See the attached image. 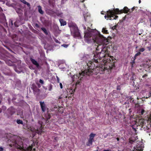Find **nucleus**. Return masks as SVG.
<instances>
[{
    "label": "nucleus",
    "mask_w": 151,
    "mask_h": 151,
    "mask_svg": "<svg viewBox=\"0 0 151 151\" xmlns=\"http://www.w3.org/2000/svg\"><path fill=\"white\" fill-rule=\"evenodd\" d=\"M135 63L134 61L133 62V63Z\"/></svg>",
    "instance_id": "obj_54"
},
{
    "label": "nucleus",
    "mask_w": 151,
    "mask_h": 151,
    "mask_svg": "<svg viewBox=\"0 0 151 151\" xmlns=\"http://www.w3.org/2000/svg\"><path fill=\"white\" fill-rule=\"evenodd\" d=\"M80 76H77L78 78H80ZM80 76V80H81V79L83 78V76Z\"/></svg>",
    "instance_id": "obj_33"
},
{
    "label": "nucleus",
    "mask_w": 151,
    "mask_h": 151,
    "mask_svg": "<svg viewBox=\"0 0 151 151\" xmlns=\"http://www.w3.org/2000/svg\"><path fill=\"white\" fill-rule=\"evenodd\" d=\"M16 11L18 13H20L21 12V10L20 8L17 9Z\"/></svg>",
    "instance_id": "obj_19"
},
{
    "label": "nucleus",
    "mask_w": 151,
    "mask_h": 151,
    "mask_svg": "<svg viewBox=\"0 0 151 151\" xmlns=\"http://www.w3.org/2000/svg\"><path fill=\"white\" fill-rule=\"evenodd\" d=\"M116 139L118 141H119V138L117 137V138H116Z\"/></svg>",
    "instance_id": "obj_41"
},
{
    "label": "nucleus",
    "mask_w": 151,
    "mask_h": 151,
    "mask_svg": "<svg viewBox=\"0 0 151 151\" xmlns=\"http://www.w3.org/2000/svg\"><path fill=\"white\" fill-rule=\"evenodd\" d=\"M30 60L32 63L35 65L37 67H39V65L38 63H37L35 59L31 58Z\"/></svg>",
    "instance_id": "obj_7"
},
{
    "label": "nucleus",
    "mask_w": 151,
    "mask_h": 151,
    "mask_svg": "<svg viewBox=\"0 0 151 151\" xmlns=\"http://www.w3.org/2000/svg\"><path fill=\"white\" fill-rule=\"evenodd\" d=\"M147 74H145L143 76H142V77L143 78H145L147 76Z\"/></svg>",
    "instance_id": "obj_31"
},
{
    "label": "nucleus",
    "mask_w": 151,
    "mask_h": 151,
    "mask_svg": "<svg viewBox=\"0 0 151 151\" xmlns=\"http://www.w3.org/2000/svg\"><path fill=\"white\" fill-rule=\"evenodd\" d=\"M97 32L96 30L91 29L88 28L87 31L85 32L84 37L87 40L91 41L93 40L97 44L96 50H101V52H104L106 53V46L109 42L107 39L101 35L99 34H96Z\"/></svg>",
    "instance_id": "obj_1"
},
{
    "label": "nucleus",
    "mask_w": 151,
    "mask_h": 151,
    "mask_svg": "<svg viewBox=\"0 0 151 151\" xmlns=\"http://www.w3.org/2000/svg\"><path fill=\"white\" fill-rule=\"evenodd\" d=\"M50 118V116H49V117H48V119H49Z\"/></svg>",
    "instance_id": "obj_50"
},
{
    "label": "nucleus",
    "mask_w": 151,
    "mask_h": 151,
    "mask_svg": "<svg viewBox=\"0 0 151 151\" xmlns=\"http://www.w3.org/2000/svg\"><path fill=\"white\" fill-rule=\"evenodd\" d=\"M117 17H118V16H115V18H114V19H116Z\"/></svg>",
    "instance_id": "obj_38"
},
{
    "label": "nucleus",
    "mask_w": 151,
    "mask_h": 151,
    "mask_svg": "<svg viewBox=\"0 0 151 151\" xmlns=\"http://www.w3.org/2000/svg\"><path fill=\"white\" fill-rule=\"evenodd\" d=\"M68 46V45H66L65 44H63L62 45V46L64 47H67Z\"/></svg>",
    "instance_id": "obj_23"
},
{
    "label": "nucleus",
    "mask_w": 151,
    "mask_h": 151,
    "mask_svg": "<svg viewBox=\"0 0 151 151\" xmlns=\"http://www.w3.org/2000/svg\"><path fill=\"white\" fill-rule=\"evenodd\" d=\"M136 139H129V142L131 144H132L133 142H134Z\"/></svg>",
    "instance_id": "obj_18"
},
{
    "label": "nucleus",
    "mask_w": 151,
    "mask_h": 151,
    "mask_svg": "<svg viewBox=\"0 0 151 151\" xmlns=\"http://www.w3.org/2000/svg\"><path fill=\"white\" fill-rule=\"evenodd\" d=\"M36 27H38V25L37 24H36L35 25Z\"/></svg>",
    "instance_id": "obj_42"
},
{
    "label": "nucleus",
    "mask_w": 151,
    "mask_h": 151,
    "mask_svg": "<svg viewBox=\"0 0 151 151\" xmlns=\"http://www.w3.org/2000/svg\"><path fill=\"white\" fill-rule=\"evenodd\" d=\"M75 75H74V76H73V77H75Z\"/></svg>",
    "instance_id": "obj_58"
},
{
    "label": "nucleus",
    "mask_w": 151,
    "mask_h": 151,
    "mask_svg": "<svg viewBox=\"0 0 151 151\" xmlns=\"http://www.w3.org/2000/svg\"><path fill=\"white\" fill-rule=\"evenodd\" d=\"M97 151H98V150H97Z\"/></svg>",
    "instance_id": "obj_60"
},
{
    "label": "nucleus",
    "mask_w": 151,
    "mask_h": 151,
    "mask_svg": "<svg viewBox=\"0 0 151 151\" xmlns=\"http://www.w3.org/2000/svg\"><path fill=\"white\" fill-rule=\"evenodd\" d=\"M104 17L105 18H106L107 17V16L106 15Z\"/></svg>",
    "instance_id": "obj_47"
},
{
    "label": "nucleus",
    "mask_w": 151,
    "mask_h": 151,
    "mask_svg": "<svg viewBox=\"0 0 151 151\" xmlns=\"http://www.w3.org/2000/svg\"><path fill=\"white\" fill-rule=\"evenodd\" d=\"M38 12L41 14H43L44 13L43 11L42 10L41 7L40 6H38Z\"/></svg>",
    "instance_id": "obj_10"
},
{
    "label": "nucleus",
    "mask_w": 151,
    "mask_h": 151,
    "mask_svg": "<svg viewBox=\"0 0 151 151\" xmlns=\"http://www.w3.org/2000/svg\"><path fill=\"white\" fill-rule=\"evenodd\" d=\"M1 15L3 17L5 18V15H4V14L3 13H1Z\"/></svg>",
    "instance_id": "obj_32"
},
{
    "label": "nucleus",
    "mask_w": 151,
    "mask_h": 151,
    "mask_svg": "<svg viewBox=\"0 0 151 151\" xmlns=\"http://www.w3.org/2000/svg\"><path fill=\"white\" fill-rule=\"evenodd\" d=\"M102 32L104 33H105V34L108 33V31L106 30L105 28H103L102 30Z\"/></svg>",
    "instance_id": "obj_16"
},
{
    "label": "nucleus",
    "mask_w": 151,
    "mask_h": 151,
    "mask_svg": "<svg viewBox=\"0 0 151 151\" xmlns=\"http://www.w3.org/2000/svg\"><path fill=\"white\" fill-rule=\"evenodd\" d=\"M80 81H81L80 80L79 81V80L76 83V85H77L79 83Z\"/></svg>",
    "instance_id": "obj_27"
},
{
    "label": "nucleus",
    "mask_w": 151,
    "mask_h": 151,
    "mask_svg": "<svg viewBox=\"0 0 151 151\" xmlns=\"http://www.w3.org/2000/svg\"><path fill=\"white\" fill-rule=\"evenodd\" d=\"M71 31L74 37H78L80 36V33L78 28L76 27H71Z\"/></svg>",
    "instance_id": "obj_3"
},
{
    "label": "nucleus",
    "mask_w": 151,
    "mask_h": 151,
    "mask_svg": "<svg viewBox=\"0 0 151 151\" xmlns=\"http://www.w3.org/2000/svg\"><path fill=\"white\" fill-rule=\"evenodd\" d=\"M141 54V53L140 52H138L136 54L135 56H134V60L135 59H136V57L139 55H140Z\"/></svg>",
    "instance_id": "obj_20"
},
{
    "label": "nucleus",
    "mask_w": 151,
    "mask_h": 151,
    "mask_svg": "<svg viewBox=\"0 0 151 151\" xmlns=\"http://www.w3.org/2000/svg\"><path fill=\"white\" fill-rule=\"evenodd\" d=\"M116 26H117L116 25H115L112 28V29H115L116 28Z\"/></svg>",
    "instance_id": "obj_30"
},
{
    "label": "nucleus",
    "mask_w": 151,
    "mask_h": 151,
    "mask_svg": "<svg viewBox=\"0 0 151 151\" xmlns=\"http://www.w3.org/2000/svg\"><path fill=\"white\" fill-rule=\"evenodd\" d=\"M17 124H23V122L20 119L17 120Z\"/></svg>",
    "instance_id": "obj_15"
},
{
    "label": "nucleus",
    "mask_w": 151,
    "mask_h": 151,
    "mask_svg": "<svg viewBox=\"0 0 151 151\" xmlns=\"http://www.w3.org/2000/svg\"><path fill=\"white\" fill-rule=\"evenodd\" d=\"M75 89H74L73 91H72V92H73V93H74V92L75 91Z\"/></svg>",
    "instance_id": "obj_44"
},
{
    "label": "nucleus",
    "mask_w": 151,
    "mask_h": 151,
    "mask_svg": "<svg viewBox=\"0 0 151 151\" xmlns=\"http://www.w3.org/2000/svg\"><path fill=\"white\" fill-rule=\"evenodd\" d=\"M95 135V134L93 133H91L89 135V138L88 140V142L86 143V145L88 146H90L91 145L93 141V138Z\"/></svg>",
    "instance_id": "obj_4"
},
{
    "label": "nucleus",
    "mask_w": 151,
    "mask_h": 151,
    "mask_svg": "<svg viewBox=\"0 0 151 151\" xmlns=\"http://www.w3.org/2000/svg\"><path fill=\"white\" fill-rule=\"evenodd\" d=\"M67 97V96H66L65 98H66Z\"/></svg>",
    "instance_id": "obj_59"
},
{
    "label": "nucleus",
    "mask_w": 151,
    "mask_h": 151,
    "mask_svg": "<svg viewBox=\"0 0 151 151\" xmlns=\"http://www.w3.org/2000/svg\"><path fill=\"white\" fill-rule=\"evenodd\" d=\"M123 10H121L119 11V9H115L114 11L109 10L107 11V15L108 17L111 18L113 17L114 14H116V13L117 12V14L121 13L124 11L126 13H127L129 11V9L127 7H125L124 8Z\"/></svg>",
    "instance_id": "obj_2"
},
{
    "label": "nucleus",
    "mask_w": 151,
    "mask_h": 151,
    "mask_svg": "<svg viewBox=\"0 0 151 151\" xmlns=\"http://www.w3.org/2000/svg\"><path fill=\"white\" fill-rule=\"evenodd\" d=\"M147 93L148 94V96H146V98H149L151 96V93H150V92L147 91Z\"/></svg>",
    "instance_id": "obj_17"
},
{
    "label": "nucleus",
    "mask_w": 151,
    "mask_h": 151,
    "mask_svg": "<svg viewBox=\"0 0 151 151\" xmlns=\"http://www.w3.org/2000/svg\"><path fill=\"white\" fill-rule=\"evenodd\" d=\"M72 80L73 81H74L73 78H72Z\"/></svg>",
    "instance_id": "obj_53"
},
{
    "label": "nucleus",
    "mask_w": 151,
    "mask_h": 151,
    "mask_svg": "<svg viewBox=\"0 0 151 151\" xmlns=\"http://www.w3.org/2000/svg\"><path fill=\"white\" fill-rule=\"evenodd\" d=\"M145 50V49L143 48H142L139 50L140 52H143Z\"/></svg>",
    "instance_id": "obj_25"
},
{
    "label": "nucleus",
    "mask_w": 151,
    "mask_h": 151,
    "mask_svg": "<svg viewBox=\"0 0 151 151\" xmlns=\"http://www.w3.org/2000/svg\"><path fill=\"white\" fill-rule=\"evenodd\" d=\"M125 17H124V18H123V20H125Z\"/></svg>",
    "instance_id": "obj_52"
},
{
    "label": "nucleus",
    "mask_w": 151,
    "mask_h": 151,
    "mask_svg": "<svg viewBox=\"0 0 151 151\" xmlns=\"http://www.w3.org/2000/svg\"><path fill=\"white\" fill-rule=\"evenodd\" d=\"M3 149L2 147H0V151H3Z\"/></svg>",
    "instance_id": "obj_34"
},
{
    "label": "nucleus",
    "mask_w": 151,
    "mask_h": 151,
    "mask_svg": "<svg viewBox=\"0 0 151 151\" xmlns=\"http://www.w3.org/2000/svg\"><path fill=\"white\" fill-rule=\"evenodd\" d=\"M10 61H9L6 62L7 63L9 66H11L12 65V64L10 63Z\"/></svg>",
    "instance_id": "obj_21"
},
{
    "label": "nucleus",
    "mask_w": 151,
    "mask_h": 151,
    "mask_svg": "<svg viewBox=\"0 0 151 151\" xmlns=\"http://www.w3.org/2000/svg\"><path fill=\"white\" fill-rule=\"evenodd\" d=\"M86 71H84L82 72L81 73H79L78 74V75L76 76H84L85 75H86Z\"/></svg>",
    "instance_id": "obj_11"
},
{
    "label": "nucleus",
    "mask_w": 151,
    "mask_h": 151,
    "mask_svg": "<svg viewBox=\"0 0 151 151\" xmlns=\"http://www.w3.org/2000/svg\"><path fill=\"white\" fill-rule=\"evenodd\" d=\"M60 88H63V85H62V84L61 83H60Z\"/></svg>",
    "instance_id": "obj_29"
},
{
    "label": "nucleus",
    "mask_w": 151,
    "mask_h": 151,
    "mask_svg": "<svg viewBox=\"0 0 151 151\" xmlns=\"http://www.w3.org/2000/svg\"><path fill=\"white\" fill-rule=\"evenodd\" d=\"M61 99V97H60H60H59V98H58V99Z\"/></svg>",
    "instance_id": "obj_46"
},
{
    "label": "nucleus",
    "mask_w": 151,
    "mask_h": 151,
    "mask_svg": "<svg viewBox=\"0 0 151 151\" xmlns=\"http://www.w3.org/2000/svg\"><path fill=\"white\" fill-rule=\"evenodd\" d=\"M101 14H104V13H101Z\"/></svg>",
    "instance_id": "obj_55"
},
{
    "label": "nucleus",
    "mask_w": 151,
    "mask_h": 151,
    "mask_svg": "<svg viewBox=\"0 0 151 151\" xmlns=\"http://www.w3.org/2000/svg\"><path fill=\"white\" fill-rule=\"evenodd\" d=\"M40 103L42 111L43 112H45L46 109V107L45 102L40 101Z\"/></svg>",
    "instance_id": "obj_5"
},
{
    "label": "nucleus",
    "mask_w": 151,
    "mask_h": 151,
    "mask_svg": "<svg viewBox=\"0 0 151 151\" xmlns=\"http://www.w3.org/2000/svg\"><path fill=\"white\" fill-rule=\"evenodd\" d=\"M41 132H42V130L41 129Z\"/></svg>",
    "instance_id": "obj_56"
},
{
    "label": "nucleus",
    "mask_w": 151,
    "mask_h": 151,
    "mask_svg": "<svg viewBox=\"0 0 151 151\" xmlns=\"http://www.w3.org/2000/svg\"><path fill=\"white\" fill-rule=\"evenodd\" d=\"M147 48L149 49V50H151V46L147 47Z\"/></svg>",
    "instance_id": "obj_36"
},
{
    "label": "nucleus",
    "mask_w": 151,
    "mask_h": 151,
    "mask_svg": "<svg viewBox=\"0 0 151 151\" xmlns=\"http://www.w3.org/2000/svg\"><path fill=\"white\" fill-rule=\"evenodd\" d=\"M137 149L136 150L137 151H143L141 148L140 149V147H137Z\"/></svg>",
    "instance_id": "obj_22"
},
{
    "label": "nucleus",
    "mask_w": 151,
    "mask_h": 151,
    "mask_svg": "<svg viewBox=\"0 0 151 151\" xmlns=\"http://www.w3.org/2000/svg\"><path fill=\"white\" fill-rule=\"evenodd\" d=\"M59 21L60 23L61 26H64L66 24V22L64 21L63 19H59Z\"/></svg>",
    "instance_id": "obj_9"
},
{
    "label": "nucleus",
    "mask_w": 151,
    "mask_h": 151,
    "mask_svg": "<svg viewBox=\"0 0 151 151\" xmlns=\"http://www.w3.org/2000/svg\"><path fill=\"white\" fill-rule=\"evenodd\" d=\"M93 70L88 69V70L86 71V75L88 76H90V75H91L93 73Z\"/></svg>",
    "instance_id": "obj_8"
},
{
    "label": "nucleus",
    "mask_w": 151,
    "mask_h": 151,
    "mask_svg": "<svg viewBox=\"0 0 151 151\" xmlns=\"http://www.w3.org/2000/svg\"><path fill=\"white\" fill-rule=\"evenodd\" d=\"M55 141H57L58 139V137H55L54 138Z\"/></svg>",
    "instance_id": "obj_28"
},
{
    "label": "nucleus",
    "mask_w": 151,
    "mask_h": 151,
    "mask_svg": "<svg viewBox=\"0 0 151 151\" xmlns=\"http://www.w3.org/2000/svg\"><path fill=\"white\" fill-rule=\"evenodd\" d=\"M116 89L117 90H120L121 89V87L120 86H118L117 87Z\"/></svg>",
    "instance_id": "obj_24"
},
{
    "label": "nucleus",
    "mask_w": 151,
    "mask_h": 151,
    "mask_svg": "<svg viewBox=\"0 0 151 151\" xmlns=\"http://www.w3.org/2000/svg\"><path fill=\"white\" fill-rule=\"evenodd\" d=\"M134 9V7H133L132 9V11Z\"/></svg>",
    "instance_id": "obj_49"
},
{
    "label": "nucleus",
    "mask_w": 151,
    "mask_h": 151,
    "mask_svg": "<svg viewBox=\"0 0 151 151\" xmlns=\"http://www.w3.org/2000/svg\"><path fill=\"white\" fill-rule=\"evenodd\" d=\"M41 29L45 33L46 35H47L48 33L47 32V31L46 29L44 27H42L41 28Z\"/></svg>",
    "instance_id": "obj_13"
},
{
    "label": "nucleus",
    "mask_w": 151,
    "mask_h": 151,
    "mask_svg": "<svg viewBox=\"0 0 151 151\" xmlns=\"http://www.w3.org/2000/svg\"><path fill=\"white\" fill-rule=\"evenodd\" d=\"M149 20H150V22L151 23V18H150Z\"/></svg>",
    "instance_id": "obj_48"
},
{
    "label": "nucleus",
    "mask_w": 151,
    "mask_h": 151,
    "mask_svg": "<svg viewBox=\"0 0 151 151\" xmlns=\"http://www.w3.org/2000/svg\"><path fill=\"white\" fill-rule=\"evenodd\" d=\"M39 82L42 84H43L44 83L43 81L41 79L40 80Z\"/></svg>",
    "instance_id": "obj_26"
},
{
    "label": "nucleus",
    "mask_w": 151,
    "mask_h": 151,
    "mask_svg": "<svg viewBox=\"0 0 151 151\" xmlns=\"http://www.w3.org/2000/svg\"><path fill=\"white\" fill-rule=\"evenodd\" d=\"M57 80L58 81V83H59V78L58 77H57Z\"/></svg>",
    "instance_id": "obj_35"
},
{
    "label": "nucleus",
    "mask_w": 151,
    "mask_h": 151,
    "mask_svg": "<svg viewBox=\"0 0 151 151\" xmlns=\"http://www.w3.org/2000/svg\"><path fill=\"white\" fill-rule=\"evenodd\" d=\"M19 148L21 150H23V151H31L32 150V147L29 146L27 147H24V146L22 147H21L20 146Z\"/></svg>",
    "instance_id": "obj_6"
},
{
    "label": "nucleus",
    "mask_w": 151,
    "mask_h": 151,
    "mask_svg": "<svg viewBox=\"0 0 151 151\" xmlns=\"http://www.w3.org/2000/svg\"><path fill=\"white\" fill-rule=\"evenodd\" d=\"M136 79V78L135 77V76H134V75H133L131 77V79L133 81V83H134V81H135Z\"/></svg>",
    "instance_id": "obj_14"
},
{
    "label": "nucleus",
    "mask_w": 151,
    "mask_h": 151,
    "mask_svg": "<svg viewBox=\"0 0 151 151\" xmlns=\"http://www.w3.org/2000/svg\"><path fill=\"white\" fill-rule=\"evenodd\" d=\"M36 90H37V91H40V90H39V89H37H37H36Z\"/></svg>",
    "instance_id": "obj_43"
},
{
    "label": "nucleus",
    "mask_w": 151,
    "mask_h": 151,
    "mask_svg": "<svg viewBox=\"0 0 151 151\" xmlns=\"http://www.w3.org/2000/svg\"><path fill=\"white\" fill-rule=\"evenodd\" d=\"M20 1L24 4L27 5L28 7L30 6V4L27 2L25 0H20Z\"/></svg>",
    "instance_id": "obj_12"
},
{
    "label": "nucleus",
    "mask_w": 151,
    "mask_h": 151,
    "mask_svg": "<svg viewBox=\"0 0 151 151\" xmlns=\"http://www.w3.org/2000/svg\"><path fill=\"white\" fill-rule=\"evenodd\" d=\"M15 71H16V72H18L17 71V70H16V69H15Z\"/></svg>",
    "instance_id": "obj_51"
},
{
    "label": "nucleus",
    "mask_w": 151,
    "mask_h": 151,
    "mask_svg": "<svg viewBox=\"0 0 151 151\" xmlns=\"http://www.w3.org/2000/svg\"><path fill=\"white\" fill-rule=\"evenodd\" d=\"M141 0H139V3H141Z\"/></svg>",
    "instance_id": "obj_45"
},
{
    "label": "nucleus",
    "mask_w": 151,
    "mask_h": 151,
    "mask_svg": "<svg viewBox=\"0 0 151 151\" xmlns=\"http://www.w3.org/2000/svg\"><path fill=\"white\" fill-rule=\"evenodd\" d=\"M2 11H3L1 7H0V12H1Z\"/></svg>",
    "instance_id": "obj_39"
},
{
    "label": "nucleus",
    "mask_w": 151,
    "mask_h": 151,
    "mask_svg": "<svg viewBox=\"0 0 151 151\" xmlns=\"http://www.w3.org/2000/svg\"><path fill=\"white\" fill-rule=\"evenodd\" d=\"M143 122H144V121H143V119H142L141 120V123H142V124H143Z\"/></svg>",
    "instance_id": "obj_40"
},
{
    "label": "nucleus",
    "mask_w": 151,
    "mask_h": 151,
    "mask_svg": "<svg viewBox=\"0 0 151 151\" xmlns=\"http://www.w3.org/2000/svg\"><path fill=\"white\" fill-rule=\"evenodd\" d=\"M150 27H151V24H150Z\"/></svg>",
    "instance_id": "obj_57"
},
{
    "label": "nucleus",
    "mask_w": 151,
    "mask_h": 151,
    "mask_svg": "<svg viewBox=\"0 0 151 151\" xmlns=\"http://www.w3.org/2000/svg\"><path fill=\"white\" fill-rule=\"evenodd\" d=\"M132 129H133V130H134L135 131V132H136V131H137V130L135 128H134V127L132 128Z\"/></svg>",
    "instance_id": "obj_37"
}]
</instances>
